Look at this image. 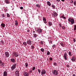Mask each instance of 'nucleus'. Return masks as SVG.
I'll return each instance as SVG.
<instances>
[{
    "instance_id": "nucleus-1",
    "label": "nucleus",
    "mask_w": 76,
    "mask_h": 76,
    "mask_svg": "<svg viewBox=\"0 0 76 76\" xmlns=\"http://www.w3.org/2000/svg\"><path fill=\"white\" fill-rule=\"evenodd\" d=\"M69 22H70L71 23V25H73L75 23V20L72 18H69L68 19Z\"/></svg>"
},
{
    "instance_id": "nucleus-2",
    "label": "nucleus",
    "mask_w": 76,
    "mask_h": 76,
    "mask_svg": "<svg viewBox=\"0 0 76 76\" xmlns=\"http://www.w3.org/2000/svg\"><path fill=\"white\" fill-rule=\"evenodd\" d=\"M52 16L53 17H56L58 16V14L56 11H53L52 12Z\"/></svg>"
},
{
    "instance_id": "nucleus-3",
    "label": "nucleus",
    "mask_w": 76,
    "mask_h": 76,
    "mask_svg": "<svg viewBox=\"0 0 76 76\" xmlns=\"http://www.w3.org/2000/svg\"><path fill=\"white\" fill-rule=\"evenodd\" d=\"M63 57L65 60H67L68 61H69V58H67V53H66V52H65L64 53Z\"/></svg>"
},
{
    "instance_id": "nucleus-4",
    "label": "nucleus",
    "mask_w": 76,
    "mask_h": 76,
    "mask_svg": "<svg viewBox=\"0 0 76 76\" xmlns=\"http://www.w3.org/2000/svg\"><path fill=\"white\" fill-rule=\"evenodd\" d=\"M52 73L55 75H58V71L55 69L53 70L52 71Z\"/></svg>"
},
{
    "instance_id": "nucleus-5",
    "label": "nucleus",
    "mask_w": 76,
    "mask_h": 76,
    "mask_svg": "<svg viewBox=\"0 0 76 76\" xmlns=\"http://www.w3.org/2000/svg\"><path fill=\"white\" fill-rule=\"evenodd\" d=\"M37 31L38 32V33L39 34H41L42 32V30L39 28H37Z\"/></svg>"
},
{
    "instance_id": "nucleus-6",
    "label": "nucleus",
    "mask_w": 76,
    "mask_h": 76,
    "mask_svg": "<svg viewBox=\"0 0 76 76\" xmlns=\"http://www.w3.org/2000/svg\"><path fill=\"white\" fill-rule=\"evenodd\" d=\"M16 64H12V66L11 67V69L12 70H13L14 69H16Z\"/></svg>"
},
{
    "instance_id": "nucleus-7",
    "label": "nucleus",
    "mask_w": 76,
    "mask_h": 76,
    "mask_svg": "<svg viewBox=\"0 0 76 76\" xmlns=\"http://www.w3.org/2000/svg\"><path fill=\"white\" fill-rule=\"evenodd\" d=\"M4 55L6 57H9V53L8 52H5Z\"/></svg>"
},
{
    "instance_id": "nucleus-8",
    "label": "nucleus",
    "mask_w": 76,
    "mask_h": 76,
    "mask_svg": "<svg viewBox=\"0 0 76 76\" xmlns=\"http://www.w3.org/2000/svg\"><path fill=\"white\" fill-rule=\"evenodd\" d=\"M46 72V71L45 69H43L42 70V71H41V75H45Z\"/></svg>"
},
{
    "instance_id": "nucleus-9",
    "label": "nucleus",
    "mask_w": 76,
    "mask_h": 76,
    "mask_svg": "<svg viewBox=\"0 0 76 76\" xmlns=\"http://www.w3.org/2000/svg\"><path fill=\"white\" fill-rule=\"evenodd\" d=\"M71 60L72 62H75V61L76 62V57L75 56H72L71 58Z\"/></svg>"
},
{
    "instance_id": "nucleus-10",
    "label": "nucleus",
    "mask_w": 76,
    "mask_h": 76,
    "mask_svg": "<svg viewBox=\"0 0 76 76\" xmlns=\"http://www.w3.org/2000/svg\"><path fill=\"white\" fill-rule=\"evenodd\" d=\"M26 43L28 45H31L32 44V41L30 40L29 39L28 40H27L26 42Z\"/></svg>"
},
{
    "instance_id": "nucleus-11",
    "label": "nucleus",
    "mask_w": 76,
    "mask_h": 76,
    "mask_svg": "<svg viewBox=\"0 0 76 76\" xmlns=\"http://www.w3.org/2000/svg\"><path fill=\"white\" fill-rule=\"evenodd\" d=\"M13 54L15 55V57H18L19 56V53L17 52H13Z\"/></svg>"
},
{
    "instance_id": "nucleus-12",
    "label": "nucleus",
    "mask_w": 76,
    "mask_h": 76,
    "mask_svg": "<svg viewBox=\"0 0 76 76\" xmlns=\"http://www.w3.org/2000/svg\"><path fill=\"white\" fill-rule=\"evenodd\" d=\"M29 73L28 72L25 71V72H24L23 75L25 76H29Z\"/></svg>"
},
{
    "instance_id": "nucleus-13",
    "label": "nucleus",
    "mask_w": 76,
    "mask_h": 76,
    "mask_svg": "<svg viewBox=\"0 0 76 76\" xmlns=\"http://www.w3.org/2000/svg\"><path fill=\"white\" fill-rule=\"evenodd\" d=\"M15 75L16 76H19V71H16L15 72Z\"/></svg>"
},
{
    "instance_id": "nucleus-14",
    "label": "nucleus",
    "mask_w": 76,
    "mask_h": 76,
    "mask_svg": "<svg viewBox=\"0 0 76 76\" xmlns=\"http://www.w3.org/2000/svg\"><path fill=\"white\" fill-rule=\"evenodd\" d=\"M11 61V62H12V63H15V59L13 58H12L10 59Z\"/></svg>"
},
{
    "instance_id": "nucleus-15",
    "label": "nucleus",
    "mask_w": 76,
    "mask_h": 76,
    "mask_svg": "<svg viewBox=\"0 0 76 76\" xmlns=\"http://www.w3.org/2000/svg\"><path fill=\"white\" fill-rule=\"evenodd\" d=\"M4 76H7V72L6 71H5L4 72Z\"/></svg>"
},
{
    "instance_id": "nucleus-16",
    "label": "nucleus",
    "mask_w": 76,
    "mask_h": 76,
    "mask_svg": "<svg viewBox=\"0 0 76 76\" xmlns=\"http://www.w3.org/2000/svg\"><path fill=\"white\" fill-rule=\"evenodd\" d=\"M4 62H2L0 60V66H4Z\"/></svg>"
},
{
    "instance_id": "nucleus-17",
    "label": "nucleus",
    "mask_w": 76,
    "mask_h": 76,
    "mask_svg": "<svg viewBox=\"0 0 76 76\" xmlns=\"http://www.w3.org/2000/svg\"><path fill=\"white\" fill-rule=\"evenodd\" d=\"M1 26L2 28H4V27H5V24L4 23H1Z\"/></svg>"
},
{
    "instance_id": "nucleus-18",
    "label": "nucleus",
    "mask_w": 76,
    "mask_h": 76,
    "mask_svg": "<svg viewBox=\"0 0 76 76\" xmlns=\"http://www.w3.org/2000/svg\"><path fill=\"white\" fill-rule=\"evenodd\" d=\"M47 3L48 5H49V6H50L51 5V3H50V1H47Z\"/></svg>"
},
{
    "instance_id": "nucleus-19",
    "label": "nucleus",
    "mask_w": 76,
    "mask_h": 76,
    "mask_svg": "<svg viewBox=\"0 0 76 76\" xmlns=\"http://www.w3.org/2000/svg\"><path fill=\"white\" fill-rule=\"evenodd\" d=\"M52 23L50 21H49L48 23V25L49 26H51V25H52Z\"/></svg>"
},
{
    "instance_id": "nucleus-20",
    "label": "nucleus",
    "mask_w": 76,
    "mask_h": 76,
    "mask_svg": "<svg viewBox=\"0 0 76 76\" xmlns=\"http://www.w3.org/2000/svg\"><path fill=\"white\" fill-rule=\"evenodd\" d=\"M52 7L53 9H56V7L55 5H54V4H52V5L51 6Z\"/></svg>"
},
{
    "instance_id": "nucleus-21",
    "label": "nucleus",
    "mask_w": 76,
    "mask_h": 76,
    "mask_svg": "<svg viewBox=\"0 0 76 76\" xmlns=\"http://www.w3.org/2000/svg\"><path fill=\"white\" fill-rule=\"evenodd\" d=\"M60 45L62 46V47H64V45L63 44V42H61L60 43Z\"/></svg>"
},
{
    "instance_id": "nucleus-22",
    "label": "nucleus",
    "mask_w": 76,
    "mask_h": 76,
    "mask_svg": "<svg viewBox=\"0 0 76 76\" xmlns=\"http://www.w3.org/2000/svg\"><path fill=\"white\" fill-rule=\"evenodd\" d=\"M44 23L46 25H48V23H47V20H45V21H43Z\"/></svg>"
},
{
    "instance_id": "nucleus-23",
    "label": "nucleus",
    "mask_w": 76,
    "mask_h": 76,
    "mask_svg": "<svg viewBox=\"0 0 76 76\" xmlns=\"http://www.w3.org/2000/svg\"><path fill=\"white\" fill-rule=\"evenodd\" d=\"M5 1L6 3H7V4H9V3H10V2L9 1V0Z\"/></svg>"
},
{
    "instance_id": "nucleus-24",
    "label": "nucleus",
    "mask_w": 76,
    "mask_h": 76,
    "mask_svg": "<svg viewBox=\"0 0 76 76\" xmlns=\"http://www.w3.org/2000/svg\"><path fill=\"white\" fill-rule=\"evenodd\" d=\"M15 26H16L18 25V21L17 20H15Z\"/></svg>"
},
{
    "instance_id": "nucleus-25",
    "label": "nucleus",
    "mask_w": 76,
    "mask_h": 76,
    "mask_svg": "<svg viewBox=\"0 0 76 76\" xmlns=\"http://www.w3.org/2000/svg\"><path fill=\"white\" fill-rule=\"evenodd\" d=\"M61 16H62L61 17H62V18L63 19H66V17H64V14H63V15H61Z\"/></svg>"
},
{
    "instance_id": "nucleus-26",
    "label": "nucleus",
    "mask_w": 76,
    "mask_h": 76,
    "mask_svg": "<svg viewBox=\"0 0 76 76\" xmlns=\"http://www.w3.org/2000/svg\"><path fill=\"white\" fill-rule=\"evenodd\" d=\"M47 56H49V55H50V52L49 51H47Z\"/></svg>"
},
{
    "instance_id": "nucleus-27",
    "label": "nucleus",
    "mask_w": 76,
    "mask_h": 76,
    "mask_svg": "<svg viewBox=\"0 0 76 76\" xmlns=\"http://www.w3.org/2000/svg\"><path fill=\"white\" fill-rule=\"evenodd\" d=\"M74 31H75L76 30V25H74Z\"/></svg>"
},
{
    "instance_id": "nucleus-28",
    "label": "nucleus",
    "mask_w": 76,
    "mask_h": 76,
    "mask_svg": "<svg viewBox=\"0 0 76 76\" xmlns=\"http://www.w3.org/2000/svg\"><path fill=\"white\" fill-rule=\"evenodd\" d=\"M40 51L42 53L44 52V49L43 48H42L40 49Z\"/></svg>"
},
{
    "instance_id": "nucleus-29",
    "label": "nucleus",
    "mask_w": 76,
    "mask_h": 76,
    "mask_svg": "<svg viewBox=\"0 0 76 76\" xmlns=\"http://www.w3.org/2000/svg\"><path fill=\"white\" fill-rule=\"evenodd\" d=\"M23 45H25V46H26L27 45V43L26 42H23Z\"/></svg>"
},
{
    "instance_id": "nucleus-30",
    "label": "nucleus",
    "mask_w": 76,
    "mask_h": 76,
    "mask_svg": "<svg viewBox=\"0 0 76 76\" xmlns=\"http://www.w3.org/2000/svg\"><path fill=\"white\" fill-rule=\"evenodd\" d=\"M36 7L38 8H40V5L39 4H37L36 5Z\"/></svg>"
},
{
    "instance_id": "nucleus-31",
    "label": "nucleus",
    "mask_w": 76,
    "mask_h": 76,
    "mask_svg": "<svg viewBox=\"0 0 76 76\" xmlns=\"http://www.w3.org/2000/svg\"><path fill=\"white\" fill-rule=\"evenodd\" d=\"M1 43L2 44V45H4V41H3V40H1Z\"/></svg>"
},
{
    "instance_id": "nucleus-32",
    "label": "nucleus",
    "mask_w": 76,
    "mask_h": 76,
    "mask_svg": "<svg viewBox=\"0 0 76 76\" xmlns=\"http://www.w3.org/2000/svg\"><path fill=\"white\" fill-rule=\"evenodd\" d=\"M37 71L39 73H41V70L39 69H38Z\"/></svg>"
},
{
    "instance_id": "nucleus-33",
    "label": "nucleus",
    "mask_w": 76,
    "mask_h": 76,
    "mask_svg": "<svg viewBox=\"0 0 76 76\" xmlns=\"http://www.w3.org/2000/svg\"><path fill=\"white\" fill-rule=\"evenodd\" d=\"M68 54H69V55L70 56H72V52H69L68 53Z\"/></svg>"
},
{
    "instance_id": "nucleus-34",
    "label": "nucleus",
    "mask_w": 76,
    "mask_h": 76,
    "mask_svg": "<svg viewBox=\"0 0 76 76\" xmlns=\"http://www.w3.org/2000/svg\"><path fill=\"white\" fill-rule=\"evenodd\" d=\"M22 12H24V13H25L26 14V12H26V10H22Z\"/></svg>"
},
{
    "instance_id": "nucleus-35",
    "label": "nucleus",
    "mask_w": 76,
    "mask_h": 76,
    "mask_svg": "<svg viewBox=\"0 0 76 76\" xmlns=\"http://www.w3.org/2000/svg\"><path fill=\"white\" fill-rule=\"evenodd\" d=\"M56 47V45H53L52 46V48H53V49H54V48Z\"/></svg>"
},
{
    "instance_id": "nucleus-36",
    "label": "nucleus",
    "mask_w": 76,
    "mask_h": 76,
    "mask_svg": "<svg viewBox=\"0 0 76 76\" xmlns=\"http://www.w3.org/2000/svg\"><path fill=\"white\" fill-rule=\"evenodd\" d=\"M46 20V18H45V17H43V21H44L45 20Z\"/></svg>"
},
{
    "instance_id": "nucleus-37",
    "label": "nucleus",
    "mask_w": 76,
    "mask_h": 76,
    "mask_svg": "<svg viewBox=\"0 0 76 76\" xmlns=\"http://www.w3.org/2000/svg\"><path fill=\"white\" fill-rule=\"evenodd\" d=\"M25 64L26 67H27L28 66V63H25Z\"/></svg>"
},
{
    "instance_id": "nucleus-38",
    "label": "nucleus",
    "mask_w": 76,
    "mask_h": 76,
    "mask_svg": "<svg viewBox=\"0 0 76 76\" xmlns=\"http://www.w3.org/2000/svg\"><path fill=\"white\" fill-rule=\"evenodd\" d=\"M40 44H41V45H42V44H44V43H43V42L42 41H41L40 42H39Z\"/></svg>"
},
{
    "instance_id": "nucleus-39",
    "label": "nucleus",
    "mask_w": 76,
    "mask_h": 76,
    "mask_svg": "<svg viewBox=\"0 0 76 76\" xmlns=\"http://www.w3.org/2000/svg\"><path fill=\"white\" fill-rule=\"evenodd\" d=\"M49 60L50 61H53V58L52 57H50L49 58Z\"/></svg>"
},
{
    "instance_id": "nucleus-40",
    "label": "nucleus",
    "mask_w": 76,
    "mask_h": 76,
    "mask_svg": "<svg viewBox=\"0 0 76 76\" xmlns=\"http://www.w3.org/2000/svg\"><path fill=\"white\" fill-rule=\"evenodd\" d=\"M53 64L54 66H57V64L56 62H54Z\"/></svg>"
},
{
    "instance_id": "nucleus-41",
    "label": "nucleus",
    "mask_w": 76,
    "mask_h": 76,
    "mask_svg": "<svg viewBox=\"0 0 76 76\" xmlns=\"http://www.w3.org/2000/svg\"><path fill=\"white\" fill-rule=\"evenodd\" d=\"M31 49H33V50H34V45H31Z\"/></svg>"
},
{
    "instance_id": "nucleus-42",
    "label": "nucleus",
    "mask_w": 76,
    "mask_h": 76,
    "mask_svg": "<svg viewBox=\"0 0 76 76\" xmlns=\"http://www.w3.org/2000/svg\"><path fill=\"white\" fill-rule=\"evenodd\" d=\"M35 67L33 66L32 68V70H35Z\"/></svg>"
},
{
    "instance_id": "nucleus-43",
    "label": "nucleus",
    "mask_w": 76,
    "mask_h": 76,
    "mask_svg": "<svg viewBox=\"0 0 76 76\" xmlns=\"http://www.w3.org/2000/svg\"><path fill=\"white\" fill-rule=\"evenodd\" d=\"M74 4L75 6H76V1H75L74 2Z\"/></svg>"
},
{
    "instance_id": "nucleus-44",
    "label": "nucleus",
    "mask_w": 76,
    "mask_h": 76,
    "mask_svg": "<svg viewBox=\"0 0 76 76\" xmlns=\"http://www.w3.org/2000/svg\"><path fill=\"white\" fill-rule=\"evenodd\" d=\"M37 34H34L33 36L34 37H35L36 38V37H37Z\"/></svg>"
},
{
    "instance_id": "nucleus-45",
    "label": "nucleus",
    "mask_w": 76,
    "mask_h": 76,
    "mask_svg": "<svg viewBox=\"0 0 76 76\" xmlns=\"http://www.w3.org/2000/svg\"><path fill=\"white\" fill-rule=\"evenodd\" d=\"M66 66L67 67H68V68H69V67H70V65L69 64L66 65Z\"/></svg>"
},
{
    "instance_id": "nucleus-46",
    "label": "nucleus",
    "mask_w": 76,
    "mask_h": 76,
    "mask_svg": "<svg viewBox=\"0 0 76 76\" xmlns=\"http://www.w3.org/2000/svg\"><path fill=\"white\" fill-rule=\"evenodd\" d=\"M6 15H4V14H2V15H1L2 17H3L4 18V17H6Z\"/></svg>"
},
{
    "instance_id": "nucleus-47",
    "label": "nucleus",
    "mask_w": 76,
    "mask_h": 76,
    "mask_svg": "<svg viewBox=\"0 0 76 76\" xmlns=\"http://www.w3.org/2000/svg\"><path fill=\"white\" fill-rule=\"evenodd\" d=\"M62 29H65L66 27H65L64 26H62Z\"/></svg>"
},
{
    "instance_id": "nucleus-48",
    "label": "nucleus",
    "mask_w": 76,
    "mask_h": 76,
    "mask_svg": "<svg viewBox=\"0 0 76 76\" xmlns=\"http://www.w3.org/2000/svg\"><path fill=\"white\" fill-rule=\"evenodd\" d=\"M7 16L8 18H9L10 17V15L9 14H7Z\"/></svg>"
},
{
    "instance_id": "nucleus-49",
    "label": "nucleus",
    "mask_w": 76,
    "mask_h": 76,
    "mask_svg": "<svg viewBox=\"0 0 76 76\" xmlns=\"http://www.w3.org/2000/svg\"><path fill=\"white\" fill-rule=\"evenodd\" d=\"M20 9H21V10H22V9H23V7H20Z\"/></svg>"
},
{
    "instance_id": "nucleus-50",
    "label": "nucleus",
    "mask_w": 76,
    "mask_h": 76,
    "mask_svg": "<svg viewBox=\"0 0 76 76\" xmlns=\"http://www.w3.org/2000/svg\"><path fill=\"white\" fill-rule=\"evenodd\" d=\"M71 3H73V2L74 1V0H71Z\"/></svg>"
},
{
    "instance_id": "nucleus-51",
    "label": "nucleus",
    "mask_w": 76,
    "mask_h": 76,
    "mask_svg": "<svg viewBox=\"0 0 76 76\" xmlns=\"http://www.w3.org/2000/svg\"><path fill=\"white\" fill-rule=\"evenodd\" d=\"M27 32H30V30H29V29H27Z\"/></svg>"
},
{
    "instance_id": "nucleus-52",
    "label": "nucleus",
    "mask_w": 76,
    "mask_h": 76,
    "mask_svg": "<svg viewBox=\"0 0 76 76\" xmlns=\"http://www.w3.org/2000/svg\"><path fill=\"white\" fill-rule=\"evenodd\" d=\"M73 41L74 42H76V39H75V38H74L73 39Z\"/></svg>"
},
{
    "instance_id": "nucleus-53",
    "label": "nucleus",
    "mask_w": 76,
    "mask_h": 76,
    "mask_svg": "<svg viewBox=\"0 0 76 76\" xmlns=\"http://www.w3.org/2000/svg\"><path fill=\"white\" fill-rule=\"evenodd\" d=\"M59 26H60V27H61V24L60 23L59 24Z\"/></svg>"
},
{
    "instance_id": "nucleus-54",
    "label": "nucleus",
    "mask_w": 76,
    "mask_h": 76,
    "mask_svg": "<svg viewBox=\"0 0 76 76\" xmlns=\"http://www.w3.org/2000/svg\"><path fill=\"white\" fill-rule=\"evenodd\" d=\"M1 35H3V34H4V33H3V32H1Z\"/></svg>"
},
{
    "instance_id": "nucleus-55",
    "label": "nucleus",
    "mask_w": 76,
    "mask_h": 76,
    "mask_svg": "<svg viewBox=\"0 0 76 76\" xmlns=\"http://www.w3.org/2000/svg\"><path fill=\"white\" fill-rule=\"evenodd\" d=\"M29 72L30 73H32V70H29Z\"/></svg>"
},
{
    "instance_id": "nucleus-56",
    "label": "nucleus",
    "mask_w": 76,
    "mask_h": 76,
    "mask_svg": "<svg viewBox=\"0 0 76 76\" xmlns=\"http://www.w3.org/2000/svg\"><path fill=\"white\" fill-rule=\"evenodd\" d=\"M49 42L50 43H51V44H52V41L50 40V41H49Z\"/></svg>"
},
{
    "instance_id": "nucleus-57",
    "label": "nucleus",
    "mask_w": 76,
    "mask_h": 76,
    "mask_svg": "<svg viewBox=\"0 0 76 76\" xmlns=\"http://www.w3.org/2000/svg\"><path fill=\"white\" fill-rule=\"evenodd\" d=\"M57 1H58V2H59L60 1V0H56Z\"/></svg>"
},
{
    "instance_id": "nucleus-58",
    "label": "nucleus",
    "mask_w": 76,
    "mask_h": 76,
    "mask_svg": "<svg viewBox=\"0 0 76 76\" xmlns=\"http://www.w3.org/2000/svg\"><path fill=\"white\" fill-rule=\"evenodd\" d=\"M73 76H76V75L75 74H73L72 75Z\"/></svg>"
},
{
    "instance_id": "nucleus-59",
    "label": "nucleus",
    "mask_w": 76,
    "mask_h": 76,
    "mask_svg": "<svg viewBox=\"0 0 76 76\" xmlns=\"http://www.w3.org/2000/svg\"><path fill=\"white\" fill-rule=\"evenodd\" d=\"M3 14H3V13H1V16H2V15H3Z\"/></svg>"
},
{
    "instance_id": "nucleus-60",
    "label": "nucleus",
    "mask_w": 76,
    "mask_h": 76,
    "mask_svg": "<svg viewBox=\"0 0 76 76\" xmlns=\"http://www.w3.org/2000/svg\"><path fill=\"white\" fill-rule=\"evenodd\" d=\"M62 1H63V2H64V0H61Z\"/></svg>"
},
{
    "instance_id": "nucleus-61",
    "label": "nucleus",
    "mask_w": 76,
    "mask_h": 76,
    "mask_svg": "<svg viewBox=\"0 0 76 76\" xmlns=\"http://www.w3.org/2000/svg\"><path fill=\"white\" fill-rule=\"evenodd\" d=\"M60 18H61H61H63V17H62L61 15V16L60 17Z\"/></svg>"
},
{
    "instance_id": "nucleus-62",
    "label": "nucleus",
    "mask_w": 76,
    "mask_h": 76,
    "mask_svg": "<svg viewBox=\"0 0 76 76\" xmlns=\"http://www.w3.org/2000/svg\"><path fill=\"white\" fill-rule=\"evenodd\" d=\"M2 56H4V54H3V53H2Z\"/></svg>"
},
{
    "instance_id": "nucleus-63",
    "label": "nucleus",
    "mask_w": 76,
    "mask_h": 76,
    "mask_svg": "<svg viewBox=\"0 0 76 76\" xmlns=\"http://www.w3.org/2000/svg\"><path fill=\"white\" fill-rule=\"evenodd\" d=\"M39 20H41V21H42V20L41 19H39Z\"/></svg>"
},
{
    "instance_id": "nucleus-64",
    "label": "nucleus",
    "mask_w": 76,
    "mask_h": 76,
    "mask_svg": "<svg viewBox=\"0 0 76 76\" xmlns=\"http://www.w3.org/2000/svg\"><path fill=\"white\" fill-rule=\"evenodd\" d=\"M33 32H35V31H33Z\"/></svg>"
}]
</instances>
